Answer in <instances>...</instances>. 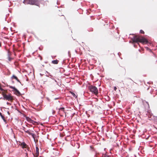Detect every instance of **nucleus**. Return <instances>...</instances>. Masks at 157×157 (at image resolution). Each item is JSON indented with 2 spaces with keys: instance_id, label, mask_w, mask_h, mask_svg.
<instances>
[{
  "instance_id": "39448f33",
  "label": "nucleus",
  "mask_w": 157,
  "mask_h": 157,
  "mask_svg": "<svg viewBox=\"0 0 157 157\" xmlns=\"http://www.w3.org/2000/svg\"><path fill=\"white\" fill-rule=\"evenodd\" d=\"M26 119L27 121L29 123L32 124L34 125H36L38 124V123L37 122L32 120L31 118L29 117H26Z\"/></svg>"
},
{
  "instance_id": "ddd939ff",
  "label": "nucleus",
  "mask_w": 157,
  "mask_h": 157,
  "mask_svg": "<svg viewBox=\"0 0 157 157\" xmlns=\"http://www.w3.org/2000/svg\"><path fill=\"white\" fill-rule=\"evenodd\" d=\"M59 61L57 60H53L52 61V63L54 64H57Z\"/></svg>"
},
{
  "instance_id": "c85d7f7f",
  "label": "nucleus",
  "mask_w": 157,
  "mask_h": 157,
  "mask_svg": "<svg viewBox=\"0 0 157 157\" xmlns=\"http://www.w3.org/2000/svg\"><path fill=\"white\" fill-rule=\"evenodd\" d=\"M47 99L48 101H50V100L48 98H47Z\"/></svg>"
},
{
  "instance_id": "5701e85b",
  "label": "nucleus",
  "mask_w": 157,
  "mask_h": 157,
  "mask_svg": "<svg viewBox=\"0 0 157 157\" xmlns=\"http://www.w3.org/2000/svg\"><path fill=\"white\" fill-rule=\"evenodd\" d=\"M22 129L25 131V127H22Z\"/></svg>"
},
{
  "instance_id": "393cba45",
  "label": "nucleus",
  "mask_w": 157,
  "mask_h": 157,
  "mask_svg": "<svg viewBox=\"0 0 157 157\" xmlns=\"http://www.w3.org/2000/svg\"><path fill=\"white\" fill-rule=\"evenodd\" d=\"M59 98H54V100H56L58 99H59Z\"/></svg>"
},
{
  "instance_id": "9d476101",
  "label": "nucleus",
  "mask_w": 157,
  "mask_h": 157,
  "mask_svg": "<svg viewBox=\"0 0 157 157\" xmlns=\"http://www.w3.org/2000/svg\"><path fill=\"white\" fill-rule=\"evenodd\" d=\"M0 116L2 118V120H3L4 122L6 123V120L5 119V118L4 116L2 114V113L0 112Z\"/></svg>"
},
{
  "instance_id": "f257e3e1",
  "label": "nucleus",
  "mask_w": 157,
  "mask_h": 157,
  "mask_svg": "<svg viewBox=\"0 0 157 157\" xmlns=\"http://www.w3.org/2000/svg\"><path fill=\"white\" fill-rule=\"evenodd\" d=\"M132 40L133 42H136L138 43V42L142 43L143 44H147L148 43L147 40L145 38H141L140 36H134Z\"/></svg>"
},
{
  "instance_id": "412c9836",
  "label": "nucleus",
  "mask_w": 157,
  "mask_h": 157,
  "mask_svg": "<svg viewBox=\"0 0 157 157\" xmlns=\"http://www.w3.org/2000/svg\"><path fill=\"white\" fill-rule=\"evenodd\" d=\"M0 90L2 91H4V90L3 88H2L1 87L0 88Z\"/></svg>"
},
{
  "instance_id": "a878e982",
  "label": "nucleus",
  "mask_w": 157,
  "mask_h": 157,
  "mask_svg": "<svg viewBox=\"0 0 157 157\" xmlns=\"http://www.w3.org/2000/svg\"><path fill=\"white\" fill-rule=\"evenodd\" d=\"M75 52H76V53H77V54H78V52L77 51V50H75Z\"/></svg>"
},
{
  "instance_id": "7c9ffc66",
  "label": "nucleus",
  "mask_w": 157,
  "mask_h": 157,
  "mask_svg": "<svg viewBox=\"0 0 157 157\" xmlns=\"http://www.w3.org/2000/svg\"><path fill=\"white\" fill-rule=\"evenodd\" d=\"M29 149H30V148H29V147H28V148H27V150H28V151H29Z\"/></svg>"
},
{
  "instance_id": "c756f323",
  "label": "nucleus",
  "mask_w": 157,
  "mask_h": 157,
  "mask_svg": "<svg viewBox=\"0 0 157 157\" xmlns=\"http://www.w3.org/2000/svg\"><path fill=\"white\" fill-rule=\"evenodd\" d=\"M128 79L131 80L133 82V81L130 78H129Z\"/></svg>"
},
{
  "instance_id": "6ab92c4d",
  "label": "nucleus",
  "mask_w": 157,
  "mask_h": 157,
  "mask_svg": "<svg viewBox=\"0 0 157 157\" xmlns=\"http://www.w3.org/2000/svg\"><path fill=\"white\" fill-rule=\"evenodd\" d=\"M103 157H109V156L106 155V154H105L103 155Z\"/></svg>"
},
{
  "instance_id": "7ed1b4c3",
  "label": "nucleus",
  "mask_w": 157,
  "mask_h": 157,
  "mask_svg": "<svg viewBox=\"0 0 157 157\" xmlns=\"http://www.w3.org/2000/svg\"><path fill=\"white\" fill-rule=\"evenodd\" d=\"M2 94L3 96L2 98L4 100L12 101L13 99V97L11 94H7L5 92H2Z\"/></svg>"
},
{
  "instance_id": "1a4fd4ad",
  "label": "nucleus",
  "mask_w": 157,
  "mask_h": 157,
  "mask_svg": "<svg viewBox=\"0 0 157 157\" xmlns=\"http://www.w3.org/2000/svg\"><path fill=\"white\" fill-rule=\"evenodd\" d=\"M11 79L14 78V79H15L17 81V82L20 83L21 84V82H20L18 78H17V77L16 76L14 75H13V76L11 77Z\"/></svg>"
},
{
  "instance_id": "f03ea898",
  "label": "nucleus",
  "mask_w": 157,
  "mask_h": 157,
  "mask_svg": "<svg viewBox=\"0 0 157 157\" xmlns=\"http://www.w3.org/2000/svg\"><path fill=\"white\" fill-rule=\"evenodd\" d=\"M23 2L25 4H30L39 6L40 3L38 0H24Z\"/></svg>"
},
{
  "instance_id": "cd10ccee",
  "label": "nucleus",
  "mask_w": 157,
  "mask_h": 157,
  "mask_svg": "<svg viewBox=\"0 0 157 157\" xmlns=\"http://www.w3.org/2000/svg\"><path fill=\"white\" fill-rule=\"evenodd\" d=\"M2 46L1 43L0 42V47H1Z\"/></svg>"
},
{
  "instance_id": "20e7f679",
  "label": "nucleus",
  "mask_w": 157,
  "mask_h": 157,
  "mask_svg": "<svg viewBox=\"0 0 157 157\" xmlns=\"http://www.w3.org/2000/svg\"><path fill=\"white\" fill-rule=\"evenodd\" d=\"M88 89L90 92L95 95H97L98 93L97 88L94 86L91 85L89 86Z\"/></svg>"
},
{
  "instance_id": "b1692460",
  "label": "nucleus",
  "mask_w": 157,
  "mask_h": 157,
  "mask_svg": "<svg viewBox=\"0 0 157 157\" xmlns=\"http://www.w3.org/2000/svg\"><path fill=\"white\" fill-rule=\"evenodd\" d=\"M32 118V119H33V120H36V119L35 118H34L33 117H31Z\"/></svg>"
},
{
  "instance_id": "423d86ee",
  "label": "nucleus",
  "mask_w": 157,
  "mask_h": 157,
  "mask_svg": "<svg viewBox=\"0 0 157 157\" xmlns=\"http://www.w3.org/2000/svg\"><path fill=\"white\" fill-rule=\"evenodd\" d=\"M39 148L38 147H36V153L35 154L33 153L32 154L34 156H35L36 157H37L39 154Z\"/></svg>"
},
{
  "instance_id": "f8f14e48",
  "label": "nucleus",
  "mask_w": 157,
  "mask_h": 157,
  "mask_svg": "<svg viewBox=\"0 0 157 157\" xmlns=\"http://www.w3.org/2000/svg\"><path fill=\"white\" fill-rule=\"evenodd\" d=\"M21 145H22V147L24 148H26L27 147L26 146L27 145L25 143V142H23L21 144Z\"/></svg>"
},
{
  "instance_id": "4be33fe9",
  "label": "nucleus",
  "mask_w": 157,
  "mask_h": 157,
  "mask_svg": "<svg viewBox=\"0 0 157 157\" xmlns=\"http://www.w3.org/2000/svg\"><path fill=\"white\" fill-rule=\"evenodd\" d=\"M117 89V88L116 86H114V90L115 91H116Z\"/></svg>"
},
{
  "instance_id": "0eeeda50",
  "label": "nucleus",
  "mask_w": 157,
  "mask_h": 157,
  "mask_svg": "<svg viewBox=\"0 0 157 157\" xmlns=\"http://www.w3.org/2000/svg\"><path fill=\"white\" fill-rule=\"evenodd\" d=\"M25 132L28 133L29 135H31L32 136V137L34 139V140H35V134H34V133H31L29 131V130H25Z\"/></svg>"
},
{
  "instance_id": "aec40b11",
  "label": "nucleus",
  "mask_w": 157,
  "mask_h": 157,
  "mask_svg": "<svg viewBox=\"0 0 157 157\" xmlns=\"http://www.w3.org/2000/svg\"><path fill=\"white\" fill-rule=\"evenodd\" d=\"M6 104L7 105H11V104L8 102H6Z\"/></svg>"
},
{
  "instance_id": "2f4dec72",
  "label": "nucleus",
  "mask_w": 157,
  "mask_h": 157,
  "mask_svg": "<svg viewBox=\"0 0 157 157\" xmlns=\"http://www.w3.org/2000/svg\"><path fill=\"white\" fill-rule=\"evenodd\" d=\"M118 54L119 55V53H118Z\"/></svg>"
},
{
  "instance_id": "dca6fc26",
  "label": "nucleus",
  "mask_w": 157,
  "mask_h": 157,
  "mask_svg": "<svg viewBox=\"0 0 157 157\" xmlns=\"http://www.w3.org/2000/svg\"><path fill=\"white\" fill-rule=\"evenodd\" d=\"M70 93L72 94L73 97H75V98L77 97V96H76V95L73 92H71Z\"/></svg>"
},
{
  "instance_id": "4468645a",
  "label": "nucleus",
  "mask_w": 157,
  "mask_h": 157,
  "mask_svg": "<svg viewBox=\"0 0 157 157\" xmlns=\"http://www.w3.org/2000/svg\"><path fill=\"white\" fill-rule=\"evenodd\" d=\"M8 86L10 88L13 89V91H15L17 89L14 86H13L10 85Z\"/></svg>"
},
{
  "instance_id": "bb28decb",
  "label": "nucleus",
  "mask_w": 157,
  "mask_h": 157,
  "mask_svg": "<svg viewBox=\"0 0 157 157\" xmlns=\"http://www.w3.org/2000/svg\"><path fill=\"white\" fill-rule=\"evenodd\" d=\"M25 157H28V154H27V152L26 153V155L25 156Z\"/></svg>"
},
{
  "instance_id": "6e6552de",
  "label": "nucleus",
  "mask_w": 157,
  "mask_h": 157,
  "mask_svg": "<svg viewBox=\"0 0 157 157\" xmlns=\"http://www.w3.org/2000/svg\"><path fill=\"white\" fill-rule=\"evenodd\" d=\"M11 55V53L9 52H8L7 58H8V60L9 61H11L13 59V58H11L10 57Z\"/></svg>"
},
{
  "instance_id": "f3484780",
  "label": "nucleus",
  "mask_w": 157,
  "mask_h": 157,
  "mask_svg": "<svg viewBox=\"0 0 157 157\" xmlns=\"http://www.w3.org/2000/svg\"><path fill=\"white\" fill-rule=\"evenodd\" d=\"M52 79H53V80H54V81L56 83V84L57 85H59V84H58V82H57V81H56V80L54 78H51Z\"/></svg>"
},
{
  "instance_id": "2eb2a0df",
  "label": "nucleus",
  "mask_w": 157,
  "mask_h": 157,
  "mask_svg": "<svg viewBox=\"0 0 157 157\" xmlns=\"http://www.w3.org/2000/svg\"><path fill=\"white\" fill-rule=\"evenodd\" d=\"M59 111H61L63 112H64V108L60 107L59 109Z\"/></svg>"
},
{
  "instance_id": "9b49d317",
  "label": "nucleus",
  "mask_w": 157,
  "mask_h": 157,
  "mask_svg": "<svg viewBox=\"0 0 157 157\" xmlns=\"http://www.w3.org/2000/svg\"><path fill=\"white\" fill-rule=\"evenodd\" d=\"M14 91L15 94L17 95H20L21 94L19 91L17 89Z\"/></svg>"
},
{
  "instance_id": "a211bd4d",
  "label": "nucleus",
  "mask_w": 157,
  "mask_h": 157,
  "mask_svg": "<svg viewBox=\"0 0 157 157\" xmlns=\"http://www.w3.org/2000/svg\"><path fill=\"white\" fill-rule=\"evenodd\" d=\"M140 33L142 34H144V32L142 30H140Z\"/></svg>"
}]
</instances>
